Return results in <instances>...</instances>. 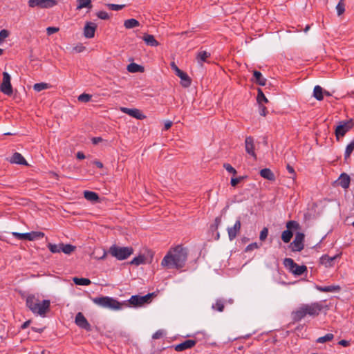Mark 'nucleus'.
Segmentation results:
<instances>
[{
	"label": "nucleus",
	"mask_w": 354,
	"mask_h": 354,
	"mask_svg": "<svg viewBox=\"0 0 354 354\" xmlns=\"http://www.w3.org/2000/svg\"><path fill=\"white\" fill-rule=\"evenodd\" d=\"M187 259V249L177 245L170 249L161 261V266L168 269H180L184 267Z\"/></svg>",
	"instance_id": "nucleus-1"
},
{
	"label": "nucleus",
	"mask_w": 354,
	"mask_h": 354,
	"mask_svg": "<svg viewBox=\"0 0 354 354\" xmlns=\"http://www.w3.org/2000/svg\"><path fill=\"white\" fill-rule=\"evenodd\" d=\"M324 308H328V306H324L322 302L302 304L292 313V318L295 322H299L306 315L316 317Z\"/></svg>",
	"instance_id": "nucleus-2"
},
{
	"label": "nucleus",
	"mask_w": 354,
	"mask_h": 354,
	"mask_svg": "<svg viewBox=\"0 0 354 354\" xmlns=\"http://www.w3.org/2000/svg\"><path fill=\"white\" fill-rule=\"evenodd\" d=\"M26 304L32 313L44 317L50 309V302L48 299L40 301L35 295H29L26 297Z\"/></svg>",
	"instance_id": "nucleus-3"
},
{
	"label": "nucleus",
	"mask_w": 354,
	"mask_h": 354,
	"mask_svg": "<svg viewBox=\"0 0 354 354\" xmlns=\"http://www.w3.org/2000/svg\"><path fill=\"white\" fill-rule=\"evenodd\" d=\"M93 301L99 306L115 310L121 309L122 306V304L118 300L107 296L95 297L93 299Z\"/></svg>",
	"instance_id": "nucleus-4"
},
{
	"label": "nucleus",
	"mask_w": 354,
	"mask_h": 354,
	"mask_svg": "<svg viewBox=\"0 0 354 354\" xmlns=\"http://www.w3.org/2000/svg\"><path fill=\"white\" fill-rule=\"evenodd\" d=\"M133 252V249L131 247H120L116 245H113L109 250V253L115 257L118 260L127 259Z\"/></svg>",
	"instance_id": "nucleus-5"
},
{
	"label": "nucleus",
	"mask_w": 354,
	"mask_h": 354,
	"mask_svg": "<svg viewBox=\"0 0 354 354\" xmlns=\"http://www.w3.org/2000/svg\"><path fill=\"white\" fill-rule=\"evenodd\" d=\"M283 265L290 272L297 276L301 275L307 271L306 266H299L290 258H286L283 261Z\"/></svg>",
	"instance_id": "nucleus-6"
},
{
	"label": "nucleus",
	"mask_w": 354,
	"mask_h": 354,
	"mask_svg": "<svg viewBox=\"0 0 354 354\" xmlns=\"http://www.w3.org/2000/svg\"><path fill=\"white\" fill-rule=\"evenodd\" d=\"M286 230H284L281 234V239L284 243H289L293 236L292 232V230H297L299 229L300 225L298 222L295 221H289L286 223Z\"/></svg>",
	"instance_id": "nucleus-7"
},
{
	"label": "nucleus",
	"mask_w": 354,
	"mask_h": 354,
	"mask_svg": "<svg viewBox=\"0 0 354 354\" xmlns=\"http://www.w3.org/2000/svg\"><path fill=\"white\" fill-rule=\"evenodd\" d=\"M13 236L17 238L18 240H28L35 241L37 239H41L44 236V233L41 232L32 231L26 233H19L13 232H12Z\"/></svg>",
	"instance_id": "nucleus-8"
},
{
	"label": "nucleus",
	"mask_w": 354,
	"mask_h": 354,
	"mask_svg": "<svg viewBox=\"0 0 354 354\" xmlns=\"http://www.w3.org/2000/svg\"><path fill=\"white\" fill-rule=\"evenodd\" d=\"M354 122L352 119L339 122L335 129V136L337 139L343 137L353 127Z\"/></svg>",
	"instance_id": "nucleus-9"
},
{
	"label": "nucleus",
	"mask_w": 354,
	"mask_h": 354,
	"mask_svg": "<svg viewBox=\"0 0 354 354\" xmlns=\"http://www.w3.org/2000/svg\"><path fill=\"white\" fill-rule=\"evenodd\" d=\"M1 91L8 95L12 94V87L10 83V76L7 72L3 73V81L0 86Z\"/></svg>",
	"instance_id": "nucleus-10"
},
{
	"label": "nucleus",
	"mask_w": 354,
	"mask_h": 354,
	"mask_svg": "<svg viewBox=\"0 0 354 354\" xmlns=\"http://www.w3.org/2000/svg\"><path fill=\"white\" fill-rule=\"evenodd\" d=\"M304 234L301 232H297L294 241L290 243V248L293 252H300L304 248Z\"/></svg>",
	"instance_id": "nucleus-11"
},
{
	"label": "nucleus",
	"mask_w": 354,
	"mask_h": 354,
	"mask_svg": "<svg viewBox=\"0 0 354 354\" xmlns=\"http://www.w3.org/2000/svg\"><path fill=\"white\" fill-rule=\"evenodd\" d=\"M171 67L176 72V75L180 78L182 85L184 87L189 86L191 84V80L187 74L179 69L174 62L171 63Z\"/></svg>",
	"instance_id": "nucleus-12"
},
{
	"label": "nucleus",
	"mask_w": 354,
	"mask_h": 354,
	"mask_svg": "<svg viewBox=\"0 0 354 354\" xmlns=\"http://www.w3.org/2000/svg\"><path fill=\"white\" fill-rule=\"evenodd\" d=\"M75 322L79 327L85 329L87 331L91 330V324L88 322L87 319L82 313L80 312L76 315Z\"/></svg>",
	"instance_id": "nucleus-13"
},
{
	"label": "nucleus",
	"mask_w": 354,
	"mask_h": 354,
	"mask_svg": "<svg viewBox=\"0 0 354 354\" xmlns=\"http://www.w3.org/2000/svg\"><path fill=\"white\" fill-rule=\"evenodd\" d=\"M241 227V220L239 218L232 227L227 229L229 239L233 241L239 233Z\"/></svg>",
	"instance_id": "nucleus-14"
},
{
	"label": "nucleus",
	"mask_w": 354,
	"mask_h": 354,
	"mask_svg": "<svg viewBox=\"0 0 354 354\" xmlns=\"http://www.w3.org/2000/svg\"><path fill=\"white\" fill-rule=\"evenodd\" d=\"M122 112L128 114L129 115L135 118L138 120H142L145 118V115H144L141 111L138 109H129L126 107H122L120 109Z\"/></svg>",
	"instance_id": "nucleus-15"
},
{
	"label": "nucleus",
	"mask_w": 354,
	"mask_h": 354,
	"mask_svg": "<svg viewBox=\"0 0 354 354\" xmlns=\"http://www.w3.org/2000/svg\"><path fill=\"white\" fill-rule=\"evenodd\" d=\"M97 28V25L93 22H86L84 28V35L86 38H93L95 35V32Z\"/></svg>",
	"instance_id": "nucleus-16"
},
{
	"label": "nucleus",
	"mask_w": 354,
	"mask_h": 354,
	"mask_svg": "<svg viewBox=\"0 0 354 354\" xmlns=\"http://www.w3.org/2000/svg\"><path fill=\"white\" fill-rule=\"evenodd\" d=\"M245 145L246 152L256 160L257 155L254 152V143L253 138L250 136L247 137L245 140Z\"/></svg>",
	"instance_id": "nucleus-17"
},
{
	"label": "nucleus",
	"mask_w": 354,
	"mask_h": 354,
	"mask_svg": "<svg viewBox=\"0 0 354 354\" xmlns=\"http://www.w3.org/2000/svg\"><path fill=\"white\" fill-rule=\"evenodd\" d=\"M196 344V341L194 339H187L183 342L175 346L174 348L178 352L183 351L186 349L191 348Z\"/></svg>",
	"instance_id": "nucleus-18"
},
{
	"label": "nucleus",
	"mask_w": 354,
	"mask_h": 354,
	"mask_svg": "<svg viewBox=\"0 0 354 354\" xmlns=\"http://www.w3.org/2000/svg\"><path fill=\"white\" fill-rule=\"evenodd\" d=\"M337 183L344 189L348 188L351 183V178L349 175H348L346 173L341 174L337 180Z\"/></svg>",
	"instance_id": "nucleus-19"
},
{
	"label": "nucleus",
	"mask_w": 354,
	"mask_h": 354,
	"mask_svg": "<svg viewBox=\"0 0 354 354\" xmlns=\"http://www.w3.org/2000/svg\"><path fill=\"white\" fill-rule=\"evenodd\" d=\"M338 257H339V254L335 255L333 257H330L327 254H324L320 258V262L322 264L324 265L326 267H332L334 264V261Z\"/></svg>",
	"instance_id": "nucleus-20"
},
{
	"label": "nucleus",
	"mask_w": 354,
	"mask_h": 354,
	"mask_svg": "<svg viewBox=\"0 0 354 354\" xmlns=\"http://www.w3.org/2000/svg\"><path fill=\"white\" fill-rule=\"evenodd\" d=\"M10 162L11 163H15V164H19V165H27L26 160H25L24 156L18 152H15L12 155V156L11 157V158L10 160Z\"/></svg>",
	"instance_id": "nucleus-21"
},
{
	"label": "nucleus",
	"mask_w": 354,
	"mask_h": 354,
	"mask_svg": "<svg viewBox=\"0 0 354 354\" xmlns=\"http://www.w3.org/2000/svg\"><path fill=\"white\" fill-rule=\"evenodd\" d=\"M143 40L147 45L150 46H158L159 45L158 41L152 35L145 34L143 36Z\"/></svg>",
	"instance_id": "nucleus-22"
},
{
	"label": "nucleus",
	"mask_w": 354,
	"mask_h": 354,
	"mask_svg": "<svg viewBox=\"0 0 354 354\" xmlns=\"http://www.w3.org/2000/svg\"><path fill=\"white\" fill-rule=\"evenodd\" d=\"M253 76L257 84L261 86H265L266 84L267 80L263 77L261 72L254 71L253 73Z\"/></svg>",
	"instance_id": "nucleus-23"
},
{
	"label": "nucleus",
	"mask_w": 354,
	"mask_h": 354,
	"mask_svg": "<svg viewBox=\"0 0 354 354\" xmlns=\"http://www.w3.org/2000/svg\"><path fill=\"white\" fill-rule=\"evenodd\" d=\"M260 175L265 179L274 180L275 177L273 172L268 168L262 169L260 171Z\"/></svg>",
	"instance_id": "nucleus-24"
},
{
	"label": "nucleus",
	"mask_w": 354,
	"mask_h": 354,
	"mask_svg": "<svg viewBox=\"0 0 354 354\" xmlns=\"http://www.w3.org/2000/svg\"><path fill=\"white\" fill-rule=\"evenodd\" d=\"M316 289L320 292H335L340 290V287L338 286H316Z\"/></svg>",
	"instance_id": "nucleus-25"
},
{
	"label": "nucleus",
	"mask_w": 354,
	"mask_h": 354,
	"mask_svg": "<svg viewBox=\"0 0 354 354\" xmlns=\"http://www.w3.org/2000/svg\"><path fill=\"white\" fill-rule=\"evenodd\" d=\"M211 54L205 50L200 51L196 56L197 62L199 64L203 65V63L207 61V59L210 57Z\"/></svg>",
	"instance_id": "nucleus-26"
},
{
	"label": "nucleus",
	"mask_w": 354,
	"mask_h": 354,
	"mask_svg": "<svg viewBox=\"0 0 354 354\" xmlns=\"http://www.w3.org/2000/svg\"><path fill=\"white\" fill-rule=\"evenodd\" d=\"M84 198L91 202H97L99 201V196L97 193L91 191L84 192Z\"/></svg>",
	"instance_id": "nucleus-27"
},
{
	"label": "nucleus",
	"mask_w": 354,
	"mask_h": 354,
	"mask_svg": "<svg viewBox=\"0 0 354 354\" xmlns=\"http://www.w3.org/2000/svg\"><path fill=\"white\" fill-rule=\"evenodd\" d=\"M313 96L315 97V99H317L319 101L323 100L324 90L320 86L317 85L315 86L313 90Z\"/></svg>",
	"instance_id": "nucleus-28"
},
{
	"label": "nucleus",
	"mask_w": 354,
	"mask_h": 354,
	"mask_svg": "<svg viewBox=\"0 0 354 354\" xmlns=\"http://www.w3.org/2000/svg\"><path fill=\"white\" fill-rule=\"evenodd\" d=\"M140 26V23L135 19H127L124 22V26L127 29H131Z\"/></svg>",
	"instance_id": "nucleus-29"
},
{
	"label": "nucleus",
	"mask_w": 354,
	"mask_h": 354,
	"mask_svg": "<svg viewBox=\"0 0 354 354\" xmlns=\"http://www.w3.org/2000/svg\"><path fill=\"white\" fill-rule=\"evenodd\" d=\"M77 10H81L84 8L91 9L92 8L91 0H77Z\"/></svg>",
	"instance_id": "nucleus-30"
},
{
	"label": "nucleus",
	"mask_w": 354,
	"mask_h": 354,
	"mask_svg": "<svg viewBox=\"0 0 354 354\" xmlns=\"http://www.w3.org/2000/svg\"><path fill=\"white\" fill-rule=\"evenodd\" d=\"M127 70L130 73L142 72L143 67L136 63H131L127 66Z\"/></svg>",
	"instance_id": "nucleus-31"
},
{
	"label": "nucleus",
	"mask_w": 354,
	"mask_h": 354,
	"mask_svg": "<svg viewBox=\"0 0 354 354\" xmlns=\"http://www.w3.org/2000/svg\"><path fill=\"white\" fill-rule=\"evenodd\" d=\"M73 281L76 285L78 286H88L91 283V280L87 278L74 277Z\"/></svg>",
	"instance_id": "nucleus-32"
},
{
	"label": "nucleus",
	"mask_w": 354,
	"mask_h": 354,
	"mask_svg": "<svg viewBox=\"0 0 354 354\" xmlns=\"http://www.w3.org/2000/svg\"><path fill=\"white\" fill-rule=\"evenodd\" d=\"M75 250V246L72 245L71 244H64L62 243L61 252H63L64 254H70Z\"/></svg>",
	"instance_id": "nucleus-33"
},
{
	"label": "nucleus",
	"mask_w": 354,
	"mask_h": 354,
	"mask_svg": "<svg viewBox=\"0 0 354 354\" xmlns=\"http://www.w3.org/2000/svg\"><path fill=\"white\" fill-rule=\"evenodd\" d=\"M354 150V138L352 140V141L346 146L345 153H344V158L346 160L348 159L352 152Z\"/></svg>",
	"instance_id": "nucleus-34"
},
{
	"label": "nucleus",
	"mask_w": 354,
	"mask_h": 354,
	"mask_svg": "<svg viewBox=\"0 0 354 354\" xmlns=\"http://www.w3.org/2000/svg\"><path fill=\"white\" fill-rule=\"evenodd\" d=\"M57 2L55 0H41V8H50L57 5Z\"/></svg>",
	"instance_id": "nucleus-35"
},
{
	"label": "nucleus",
	"mask_w": 354,
	"mask_h": 354,
	"mask_svg": "<svg viewBox=\"0 0 354 354\" xmlns=\"http://www.w3.org/2000/svg\"><path fill=\"white\" fill-rule=\"evenodd\" d=\"M140 296L139 295H133L131 297V298L129 300V302L130 304L136 306H140L142 305V302H141V300L140 299Z\"/></svg>",
	"instance_id": "nucleus-36"
},
{
	"label": "nucleus",
	"mask_w": 354,
	"mask_h": 354,
	"mask_svg": "<svg viewBox=\"0 0 354 354\" xmlns=\"http://www.w3.org/2000/svg\"><path fill=\"white\" fill-rule=\"evenodd\" d=\"M333 338H334L333 334L328 333L323 337H319L316 342L319 344H324L326 342H330V341L333 340Z\"/></svg>",
	"instance_id": "nucleus-37"
},
{
	"label": "nucleus",
	"mask_w": 354,
	"mask_h": 354,
	"mask_svg": "<svg viewBox=\"0 0 354 354\" xmlns=\"http://www.w3.org/2000/svg\"><path fill=\"white\" fill-rule=\"evenodd\" d=\"M212 309L218 312H223L224 310V302L221 299H217L214 304H212Z\"/></svg>",
	"instance_id": "nucleus-38"
},
{
	"label": "nucleus",
	"mask_w": 354,
	"mask_h": 354,
	"mask_svg": "<svg viewBox=\"0 0 354 354\" xmlns=\"http://www.w3.org/2000/svg\"><path fill=\"white\" fill-rule=\"evenodd\" d=\"M257 100L259 104H262L263 102L267 103L268 102V99L266 98L261 88H258V95L257 97Z\"/></svg>",
	"instance_id": "nucleus-39"
},
{
	"label": "nucleus",
	"mask_w": 354,
	"mask_h": 354,
	"mask_svg": "<svg viewBox=\"0 0 354 354\" xmlns=\"http://www.w3.org/2000/svg\"><path fill=\"white\" fill-rule=\"evenodd\" d=\"M50 87L49 84L47 83H37L33 86V88L37 92H40L44 89H47Z\"/></svg>",
	"instance_id": "nucleus-40"
},
{
	"label": "nucleus",
	"mask_w": 354,
	"mask_h": 354,
	"mask_svg": "<svg viewBox=\"0 0 354 354\" xmlns=\"http://www.w3.org/2000/svg\"><path fill=\"white\" fill-rule=\"evenodd\" d=\"M48 248L52 253H58L61 252L62 243L60 244H53L48 243L47 245Z\"/></svg>",
	"instance_id": "nucleus-41"
},
{
	"label": "nucleus",
	"mask_w": 354,
	"mask_h": 354,
	"mask_svg": "<svg viewBox=\"0 0 354 354\" xmlns=\"http://www.w3.org/2000/svg\"><path fill=\"white\" fill-rule=\"evenodd\" d=\"M145 258L144 256L140 255L138 257H134L131 261L130 264L139 266L145 263Z\"/></svg>",
	"instance_id": "nucleus-42"
},
{
	"label": "nucleus",
	"mask_w": 354,
	"mask_h": 354,
	"mask_svg": "<svg viewBox=\"0 0 354 354\" xmlns=\"http://www.w3.org/2000/svg\"><path fill=\"white\" fill-rule=\"evenodd\" d=\"M336 10L338 16L342 15L345 12L344 0H340L336 6Z\"/></svg>",
	"instance_id": "nucleus-43"
},
{
	"label": "nucleus",
	"mask_w": 354,
	"mask_h": 354,
	"mask_svg": "<svg viewBox=\"0 0 354 354\" xmlns=\"http://www.w3.org/2000/svg\"><path fill=\"white\" fill-rule=\"evenodd\" d=\"M106 6L109 8L111 10L118 11L123 9L125 7V5L122 4H114V3H107Z\"/></svg>",
	"instance_id": "nucleus-44"
},
{
	"label": "nucleus",
	"mask_w": 354,
	"mask_h": 354,
	"mask_svg": "<svg viewBox=\"0 0 354 354\" xmlns=\"http://www.w3.org/2000/svg\"><path fill=\"white\" fill-rule=\"evenodd\" d=\"M91 95L86 93H82L78 96V100L81 102H88L91 99Z\"/></svg>",
	"instance_id": "nucleus-45"
},
{
	"label": "nucleus",
	"mask_w": 354,
	"mask_h": 354,
	"mask_svg": "<svg viewBox=\"0 0 354 354\" xmlns=\"http://www.w3.org/2000/svg\"><path fill=\"white\" fill-rule=\"evenodd\" d=\"M268 235V230L267 227H263L260 232L259 239L261 241H265Z\"/></svg>",
	"instance_id": "nucleus-46"
},
{
	"label": "nucleus",
	"mask_w": 354,
	"mask_h": 354,
	"mask_svg": "<svg viewBox=\"0 0 354 354\" xmlns=\"http://www.w3.org/2000/svg\"><path fill=\"white\" fill-rule=\"evenodd\" d=\"M28 6L30 8H35L36 6L40 7L41 6V0H29Z\"/></svg>",
	"instance_id": "nucleus-47"
},
{
	"label": "nucleus",
	"mask_w": 354,
	"mask_h": 354,
	"mask_svg": "<svg viewBox=\"0 0 354 354\" xmlns=\"http://www.w3.org/2000/svg\"><path fill=\"white\" fill-rule=\"evenodd\" d=\"M97 16L101 19H104V20H106V19H109V14L105 12V11H100L97 13Z\"/></svg>",
	"instance_id": "nucleus-48"
},
{
	"label": "nucleus",
	"mask_w": 354,
	"mask_h": 354,
	"mask_svg": "<svg viewBox=\"0 0 354 354\" xmlns=\"http://www.w3.org/2000/svg\"><path fill=\"white\" fill-rule=\"evenodd\" d=\"M224 168L229 172L233 174H236V169L230 164L225 163L223 165Z\"/></svg>",
	"instance_id": "nucleus-49"
},
{
	"label": "nucleus",
	"mask_w": 354,
	"mask_h": 354,
	"mask_svg": "<svg viewBox=\"0 0 354 354\" xmlns=\"http://www.w3.org/2000/svg\"><path fill=\"white\" fill-rule=\"evenodd\" d=\"M243 179V176H239L238 178H232L231 179L230 183L232 187H235L238 183H239Z\"/></svg>",
	"instance_id": "nucleus-50"
},
{
	"label": "nucleus",
	"mask_w": 354,
	"mask_h": 354,
	"mask_svg": "<svg viewBox=\"0 0 354 354\" xmlns=\"http://www.w3.org/2000/svg\"><path fill=\"white\" fill-rule=\"evenodd\" d=\"M59 31V28L57 27H48L46 28V32L48 35H51Z\"/></svg>",
	"instance_id": "nucleus-51"
},
{
	"label": "nucleus",
	"mask_w": 354,
	"mask_h": 354,
	"mask_svg": "<svg viewBox=\"0 0 354 354\" xmlns=\"http://www.w3.org/2000/svg\"><path fill=\"white\" fill-rule=\"evenodd\" d=\"M9 36V32L6 30L3 29L0 31V38L1 39V42L3 41V39L8 37Z\"/></svg>",
	"instance_id": "nucleus-52"
},
{
	"label": "nucleus",
	"mask_w": 354,
	"mask_h": 354,
	"mask_svg": "<svg viewBox=\"0 0 354 354\" xmlns=\"http://www.w3.org/2000/svg\"><path fill=\"white\" fill-rule=\"evenodd\" d=\"M259 248V245L257 243H252L251 244H249L246 248L245 252H248L250 250H253L254 249H257Z\"/></svg>",
	"instance_id": "nucleus-53"
},
{
	"label": "nucleus",
	"mask_w": 354,
	"mask_h": 354,
	"mask_svg": "<svg viewBox=\"0 0 354 354\" xmlns=\"http://www.w3.org/2000/svg\"><path fill=\"white\" fill-rule=\"evenodd\" d=\"M163 336V331L161 330H157L155 333H153L152 338L154 339H158L161 338Z\"/></svg>",
	"instance_id": "nucleus-54"
},
{
	"label": "nucleus",
	"mask_w": 354,
	"mask_h": 354,
	"mask_svg": "<svg viewBox=\"0 0 354 354\" xmlns=\"http://www.w3.org/2000/svg\"><path fill=\"white\" fill-rule=\"evenodd\" d=\"M151 297V294H147L145 296H140V299L141 300V302H142V304H144L149 301Z\"/></svg>",
	"instance_id": "nucleus-55"
},
{
	"label": "nucleus",
	"mask_w": 354,
	"mask_h": 354,
	"mask_svg": "<svg viewBox=\"0 0 354 354\" xmlns=\"http://www.w3.org/2000/svg\"><path fill=\"white\" fill-rule=\"evenodd\" d=\"M259 113L263 116H266V108L262 104H259Z\"/></svg>",
	"instance_id": "nucleus-56"
},
{
	"label": "nucleus",
	"mask_w": 354,
	"mask_h": 354,
	"mask_svg": "<svg viewBox=\"0 0 354 354\" xmlns=\"http://www.w3.org/2000/svg\"><path fill=\"white\" fill-rule=\"evenodd\" d=\"M286 169H287L288 171L290 174H292V175H293V176H292V178H295V172L294 168H293L292 166H290L289 164H288V165H286Z\"/></svg>",
	"instance_id": "nucleus-57"
},
{
	"label": "nucleus",
	"mask_w": 354,
	"mask_h": 354,
	"mask_svg": "<svg viewBox=\"0 0 354 354\" xmlns=\"http://www.w3.org/2000/svg\"><path fill=\"white\" fill-rule=\"evenodd\" d=\"M339 344L343 346L344 347L348 346L350 345V342L347 340L342 339L339 342Z\"/></svg>",
	"instance_id": "nucleus-58"
},
{
	"label": "nucleus",
	"mask_w": 354,
	"mask_h": 354,
	"mask_svg": "<svg viewBox=\"0 0 354 354\" xmlns=\"http://www.w3.org/2000/svg\"><path fill=\"white\" fill-rule=\"evenodd\" d=\"M102 140L101 137H94L92 138V142L94 145H97Z\"/></svg>",
	"instance_id": "nucleus-59"
},
{
	"label": "nucleus",
	"mask_w": 354,
	"mask_h": 354,
	"mask_svg": "<svg viewBox=\"0 0 354 354\" xmlns=\"http://www.w3.org/2000/svg\"><path fill=\"white\" fill-rule=\"evenodd\" d=\"M172 125V122L171 121H166L165 122V127H164V129L165 130H168Z\"/></svg>",
	"instance_id": "nucleus-60"
},
{
	"label": "nucleus",
	"mask_w": 354,
	"mask_h": 354,
	"mask_svg": "<svg viewBox=\"0 0 354 354\" xmlns=\"http://www.w3.org/2000/svg\"><path fill=\"white\" fill-rule=\"evenodd\" d=\"M221 218L220 217H216L214 221V225H215L216 229L218 228V227L221 224Z\"/></svg>",
	"instance_id": "nucleus-61"
},
{
	"label": "nucleus",
	"mask_w": 354,
	"mask_h": 354,
	"mask_svg": "<svg viewBox=\"0 0 354 354\" xmlns=\"http://www.w3.org/2000/svg\"><path fill=\"white\" fill-rule=\"evenodd\" d=\"M76 156H77V158H78L80 160H82V159L85 158L84 154L81 151H78L76 154Z\"/></svg>",
	"instance_id": "nucleus-62"
},
{
	"label": "nucleus",
	"mask_w": 354,
	"mask_h": 354,
	"mask_svg": "<svg viewBox=\"0 0 354 354\" xmlns=\"http://www.w3.org/2000/svg\"><path fill=\"white\" fill-rule=\"evenodd\" d=\"M31 321L30 320H27L26 322H25L21 326V329H25L26 328L28 327V326L30 325Z\"/></svg>",
	"instance_id": "nucleus-63"
},
{
	"label": "nucleus",
	"mask_w": 354,
	"mask_h": 354,
	"mask_svg": "<svg viewBox=\"0 0 354 354\" xmlns=\"http://www.w3.org/2000/svg\"><path fill=\"white\" fill-rule=\"evenodd\" d=\"M93 164L95 165L98 168H102L103 167V164L100 161L95 160L93 162Z\"/></svg>",
	"instance_id": "nucleus-64"
}]
</instances>
